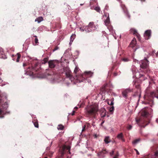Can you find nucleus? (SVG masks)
Here are the masks:
<instances>
[{"label":"nucleus","instance_id":"nucleus-1","mask_svg":"<svg viewBox=\"0 0 158 158\" xmlns=\"http://www.w3.org/2000/svg\"><path fill=\"white\" fill-rule=\"evenodd\" d=\"M8 107V102L7 101V97L5 94L0 92V118H3L4 115L9 114L10 111H7Z\"/></svg>","mask_w":158,"mask_h":158},{"label":"nucleus","instance_id":"nucleus-2","mask_svg":"<svg viewBox=\"0 0 158 158\" xmlns=\"http://www.w3.org/2000/svg\"><path fill=\"white\" fill-rule=\"evenodd\" d=\"M151 110L150 108H145L142 110L141 114L145 118L143 120H141L140 119H136L137 123L140 125V126L144 127L149 123L150 120L147 118V117L149 115V111Z\"/></svg>","mask_w":158,"mask_h":158},{"label":"nucleus","instance_id":"nucleus-3","mask_svg":"<svg viewBox=\"0 0 158 158\" xmlns=\"http://www.w3.org/2000/svg\"><path fill=\"white\" fill-rule=\"evenodd\" d=\"M86 114L89 117L95 118L98 111V108L96 106H90L86 108Z\"/></svg>","mask_w":158,"mask_h":158},{"label":"nucleus","instance_id":"nucleus-4","mask_svg":"<svg viewBox=\"0 0 158 158\" xmlns=\"http://www.w3.org/2000/svg\"><path fill=\"white\" fill-rule=\"evenodd\" d=\"M141 69L139 70V72H143L144 73H149L150 70L149 69L148 61L147 59L141 60L140 62Z\"/></svg>","mask_w":158,"mask_h":158},{"label":"nucleus","instance_id":"nucleus-5","mask_svg":"<svg viewBox=\"0 0 158 158\" xmlns=\"http://www.w3.org/2000/svg\"><path fill=\"white\" fill-rule=\"evenodd\" d=\"M93 73L91 71L85 72L82 74L78 76L76 75L77 79L79 82H85L88 78L91 77L92 76Z\"/></svg>","mask_w":158,"mask_h":158},{"label":"nucleus","instance_id":"nucleus-6","mask_svg":"<svg viewBox=\"0 0 158 158\" xmlns=\"http://www.w3.org/2000/svg\"><path fill=\"white\" fill-rule=\"evenodd\" d=\"M59 73H64L66 77L69 78L71 81L73 78L72 73L69 69L68 67H64L62 69H61L59 72Z\"/></svg>","mask_w":158,"mask_h":158},{"label":"nucleus","instance_id":"nucleus-7","mask_svg":"<svg viewBox=\"0 0 158 158\" xmlns=\"http://www.w3.org/2000/svg\"><path fill=\"white\" fill-rule=\"evenodd\" d=\"M97 29V27L94 24L93 22H90L88 25L85 27V31L86 32H90L93 31Z\"/></svg>","mask_w":158,"mask_h":158},{"label":"nucleus","instance_id":"nucleus-8","mask_svg":"<svg viewBox=\"0 0 158 158\" xmlns=\"http://www.w3.org/2000/svg\"><path fill=\"white\" fill-rule=\"evenodd\" d=\"M70 147L69 146H66L64 145L62 146L61 148H60L59 149V151L61 154L60 157L62 158L63 157L64 154L67 151H68V152L69 154H70Z\"/></svg>","mask_w":158,"mask_h":158},{"label":"nucleus","instance_id":"nucleus-9","mask_svg":"<svg viewBox=\"0 0 158 158\" xmlns=\"http://www.w3.org/2000/svg\"><path fill=\"white\" fill-rule=\"evenodd\" d=\"M149 96L150 98H149V103L150 104V106H152L154 104L153 99L154 97H155L158 98V97L156 96V94L154 92H151L150 93Z\"/></svg>","mask_w":158,"mask_h":158},{"label":"nucleus","instance_id":"nucleus-10","mask_svg":"<svg viewBox=\"0 0 158 158\" xmlns=\"http://www.w3.org/2000/svg\"><path fill=\"white\" fill-rule=\"evenodd\" d=\"M31 68L32 70L37 71L38 69L37 68L38 64V62L36 60H32L31 61Z\"/></svg>","mask_w":158,"mask_h":158},{"label":"nucleus","instance_id":"nucleus-11","mask_svg":"<svg viewBox=\"0 0 158 158\" xmlns=\"http://www.w3.org/2000/svg\"><path fill=\"white\" fill-rule=\"evenodd\" d=\"M56 61L55 60H50L48 62V66L50 68H53L56 66L55 63Z\"/></svg>","mask_w":158,"mask_h":158},{"label":"nucleus","instance_id":"nucleus-12","mask_svg":"<svg viewBox=\"0 0 158 158\" xmlns=\"http://www.w3.org/2000/svg\"><path fill=\"white\" fill-rule=\"evenodd\" d=\"M151 35V31L150 30H147L145 31L144 36L145 39H149Z\"/></svg>","mask_w":158,"mask_h":158},{"label":"nucleus","instance_id":"nucleus-13","mask_svg":"<svg viewBox=\"0 0 158 158\" xmlns=\"http://www.w3.org/2000/svg\"><path fill=\"white\" fill-rule=\"evenodd\" d=\"M107 152L106 149H103L101 152H99L98 154V156L100 157H104L103 155Z\"/></svg>","mask_w":158,"mask_h":158},{"label":"nucleus","instance_id":"nucleus-14","mask_svg":"<svg viewBox=\"0 0 158 158\" xmlns=\"http://www.w3.org/2000/svg\"><path fill=\"white\" fill-rule=\"evenodd\" d=\"M132 91V90L130 89H127L124 91H123L122 92L123 95V97L125 98H126L127 96V94L131 92Z\"/></svg>","mask_w":158,"mask_h":158},{"label":"nucleus","instance_id":"nucleus-15","mask_svg":"<svg viewBox=\"0 0 158 158\" xmlns=\"http://www.w3.org/2000/svg\"><path fill=\"white\" fill-rule=\"evenodd\" d=\"M136 44V40L135 38H134L131 41L129 46L132 48H133L135 46Z\"/></svg>","mask_w":158,"mask_h":158},{"label":"nucleus","instance_id":"nucleus-16","mask_svg":"<svg viewBox=\"0 0 158 158\" xmlns=\"http://www.w3.org/2000/svg\"><path fill=\"white\" fill-rule=\"evenodd\" d=\"M117 138L121 140L122 141L124 142L125 141L124 138V136L122 133L118 134L117 136Z\"/></svg>","mask_w":158,"mask_h":158},{"label":"nucleus","instance_id":"nucleus-17","mask_svg":"<svg viewBox=\"0 0 158 158\" xmlns=\"http://www.w3.org/2000/svg\"><path fill=\"white\" fill-rule=\"evenodd\" d=\"M101 118L105 117L106 115V110L104 109H102L101 110Z\"/></svg>","mask_w":158,"mask_h":158},{"label":"nucleus","instance_id":"nucleus-18","mask_svg":"<svg viewBox=\"0 0 158 158\" xmlns=\"http://www.w3.org/2000/svg\"><path fill=\"white\" fill-rule=\"evenodd\" d=\"M123 11L125 14L126 15L128 18H130V15L129 14V13L127 10V9L126 7H123Z\"/></svg>","mask_w":158,"mask_h":158},{"label":"nucleus","instance_id":"nucleus-19","mask_svg":"<svg viewBox=\"0 0 158 158\" xmlns=\"http://www.w3.org/2000/svg\"><path fill=\"white\" fill-rule=\"evenodd\" d=\"M140 80L141 81H143L145 80L146 79V77L143 74H140L139 75L138 77Z\"/></svg>","mask_w":158,"mask_h":158},{"label":"nucleus","instance_id":"nucleus-20","mask_svg":"<svg viewBox=\"0 0 158 158\" xmlns=\"http://www.w3.org/2000/svg\"><path fill=\"white\" fill-rule=\"evenodd\" d=\"M114 98H112L110 99H107V101L108 102V104L111 106H112L113 105L114 103Z\"/></svg>","mask_w":158,"mask_h":158},{"label":"nucleus","instance_id":"nucleus-21","mask_svg":"<svg viewBox=\"0 0 158 158\" xmlns=\"http://www.w3.org/2000/svg\"><path fill=\"white\" fill-rule=\"evenodd\" d=\"M35 127L37 128L39 127V124L37 119H34L32 121Z\"/></svg>","mask_w":158,"mask_h":158},{"label":"nucleus","instance_id":"nucleus-22","mask_svg":"<svg viewBox=\"0 0 158 158\" xmlns=\"http://www.w3.org/2000/svg\"><path fill=\"white\" fill-rule=\"evenodd\" d=\"M121 60L124 62H128L131 60V59L129 57H124L122 58Z\"/></svg>","mask_w":158,"mask_h":158},{"label":"nucleus","instance_id":"nucleus-23","mask_svg":"<svg viewBox=\"0 0 158 158\" xmlns=\"http://www.w3.org/2000/svg\"><path fill=\"white\" fill-rule=\"evenodd\" d=\"M151 158H158V151L156 150L154 152L153 155L151 156Z\"/></svg>","mask_w":158,"mask_h":158},{"label":"nucleus","instance_id":"nucleus-24","mask_svg":"<svg viewBox=\"0 0 158 158\" xmlns=\"http://www.w3.org/2000/svg\"><path fill=\"white\" fill-rule=\"evenodd\" d=\"M43 20V17L40 16L39 17L36 19H35V21H37L38 23H40L41 21H42Z\"/></svg>","mask_w":158,"mask_h":158},{"label":"nucleus","instance_id":"nucleus-25","mask_svg":"<svg viewBox=\"0 0 158 158\" xmlns=\"http://www.w3.org/2000/svg\"><path fill=\"white\" fill-rule=\"evenodd\" d=\"M105 24L106 26H108L110 23V18L109 17V15L108 14V16L106 19L105 21Z\"/></svg>","mask_w":158,"mask_h":158},{"label":"nucleus","instance_id":"nucleus-26","mask_svg":"<svg viewBox=\"0 0 158 158\" xmlns=\"http://www.w3.org/2000/svg\"><path fill=\"white\" fill-rule=\"evenodd\" d=\"M106 91V86L105 85L103 86L101 89V92L100 93L102 95L103 94V93H104Z\"/></svg>","mask_w":158,"mask_h":158},{"label":"nucleus","instance_id":"nucleus-27","mask_svg":"<svg viewBox=\"0 0 158 158\" xmlns=\"http://www.w3.org/2000/svg\"><path fill=\"white\" fill-rule=\"evenodd\" d=\"M130 32L133 33V35H135L138 33L137 31L134 28H131L130 30Z\"/></svg>","mask_w":158,"mask_h":158},{"label":"nucleus","instance_id":"nucleus-28","mask_svg":"<svg viewBox=\"0 0 158 158\" xmlns=\"http://www.w3.org/2000/svg\"><path fill=\"white\" fill-rule=\"evenodd\" d=\"M104 141L106 144L109 143L110 142L109 137L108 136L106 137L104 139Z\"/></svg>","mask_w":158,"mask_h":158},{"label":"nucleus","instance_id":"nucleus-29","mask_svg":"<svg viewBox=\"0 0 158 158\" xmlns=\"http://www.w3.org/2000/svg\"><path fill=\"white\" fill-rule=\"evenodd\" d=\"M15 56L16 57H17L16 61L17 62H19V60L21 57V55L19 53H17Z\"/></svg>","mask_w":158,"mask_h":158},{"label":"nucleus","instance_id":"nucleus-30","mask_svg":"<svg viewBox=\"0 0 158 158\" xmlns=\"http://www.w3.org/2000/svg\"><path fill=\"white\" fill-rule=\"evenodd\" d=\"M140 141V139H138L134 140L133 142L132 143L134 144H136L138 143H139Z\"/></svg>","mask_w":158,"mask_h":158},{"label":"nucleus","instance_id":"nucleus-31","mask_svg":"<svg viewBox=\"0 0 158 158\" xmlns=\"http://www.w3.org/2000/svg\"><path fill=\"white\" fill-rule=\"evenodd\" d=\"M48 60V57H46L44 58L42 60V64H45L47 62Z\"/></svg>","mask_w":158,"mask_h":158},{"label":"nucleus","instance_id":"nucleus-32","mask_svg":"<svg viewBox=\"0 0 158 158\" xmlns=\"http://www.w3.org/2000/svg\"><path fill=\"white\" fill-rule=\"evenodd\" d=\"M64 126L61 124L58 125L57 127V129L59 130H63L64 129Z\"/></svg>","mask_w":158,"mask_h":158},{"label":"nucleus","instance_id":"nucleus-33","mask_svg":"<svg viewBox=\"0 0 158 158\" xmlns=\"http://www.w3.org/2000/svg\"><path fill=\"white\" fill-rule=\"evenodd\" d=\"M76 36V35L75 34H72L70 38V41L73 42Z\"/></svg>","mask_w":158,"mask_h":158},{"label":"nucleus","instance_id":"nucleus-34","mask_svg":"<svg viewBox=\"0 0 158 158\" xmlns=\"http://www.w3.org/2000/svg\"><path fill=\"white\" fill-rule=\"evenodd\" d=\"M94 9L96 10L97 12L100 13V7L99 6H97L95 7Z\"/></svg>","mask_w":158,"mask_h":158},{"label":"nucleus","instance_id":"nucleus-35","mask_svg":"<svg viewBox=\"0 0 158 158\" xmlns=\"http://www.w3.org/2000/svg\"><path fill=\"white\" fill-rule=\"evenodd\" d=\"M79 70L80 69H79V68L76 67L74 71V73L75 74H76L79 71Z\"/></svg>","mask_w":158,"mask_h":158},{"label":"nucleus","instance_id":"nucleus-36","mask_svg":"<svg viewBox=\"0 0 158 158\" xmlns=\"http://www.w3.org/2000/svg\"><path fill=\"white\" fill-rule=\"evenodd\" d=\"M135 35L136 36L138 40H140L141 37L139 34L138 33L137 34H136Z\"/></svg>","mask_w":158,"mask_h":158},{"label":"nucleus","instance_id":"nucleus-37","mask_svg":"<svg viewBox=\"0 0 158 158\" xmlns=\"http://www.w3.org/2000/svg\"><path fill=\"white\" fill-rule=\"evenodd\" d=\"M85 126L86 127V129H88V128H89L90 127V124L89 123H86L85 125Z\"/></svg>","mask_w":158,"mask_h":158},{"label":"nucleus","instance_id":"nucleus-38","mask_svg":"<svg viewBox=\"0 0 158 158\" xmlns=\"http://www.w3.org/2000/svg\"><path fill=\"white\" fill-rule=\"evenodd\" d=\"M114 107L112 106L110 108V112H112L114 111Z\"/></svg>","mask_w":158,"mask_h":158},{"label":"nucleus","instance_id":"nucleus-39","mask_svg":"<svg viewBox=\"0 0 158 158\" xmlns=\"http://www.w3.org/2000/svg\"><path fill=\"white\" fill-rule=\"evenodd\" d=\"M80 30L81 31V32H83L84 31H85V27H83V28L81 27L80 28Z\"/></svg>","mask_w":158,"mask_h":158},{"label":"nucleus","instance_id":"nucleus-40","mask_svg":"<svg viewBox=\"0 0 158 158\" xmlns=\"http://www.w3.org/2000/svg\"><path fill=\"white\" fill-rule=\"evenodd\" d=\"M132 128V126L131 125H129L127 127V129H128V130H131Z\"/></svg>","mask_w":158,"mask_h":158},{"label":"nucleus","instance_id":"nucleus-41","mask_svg":"<svg viewBox=\"0 0 158 158\" xmlns=\"http://www.w3.org/2000/svg\"><path fill=\"white\" fill-rule=\"evenodd\" d=\"M35 44H37L38 43H39L38 42V39L37 38H35Z\"/></svg>","mask_w":158,"mask_h":158},{"label":"nucleus","instance_id":"nucleus-42","mask_svg":"<svg viewBox=\"0 0 158 158\" xmlns=\"http://www.w3.org/2000/svg\"><path fill=\"white\" fill-rule=\"evenodd\" d=\"M118 152H117L116 154L115 155V156L113 158H118Z\"/></svg>","mask_w":158,"mask_h":158},{"label":"nucleus","instance_id":"nucleus-43","mask_svg":"<svg viewBox=\"0 0 158 158\" xmlns=\"http://www.w3.org/2000/svg\"><path fill=\"white\" fill-rule=\"evenodd\" d=\"M59 48L57 46L55 47L54 49H53V51H54L57 50L59 49Z\"/></svg>","mask_w":158,"mask_h":158},{"label":"nucleus","instance_id":"nucleus-44","mask_svg":"<svg viewBox=\"0 0 158 158\" xmlns=\"http://www.w3.org/2000/svg\"><path fill=\"white\" fill-rule=\"evenodd\" d=\"M86 127L85 125L84 126H83V128H82V132L85 131L86 129Z\"/></svg>","mask_w":158,"mask_h":158},{"label":"nucleus","instance_id":"nucleus-45","mask_svg":"<svg viewBox=\"0 0 158 158\" xmlns=\"http://www.w3.org/2000/svg\"><path fill=\"white\" fill-rule=\"evenodd\" d=\"M114 151H112L111 152H110V155L112 156L114 154Z\"/></svg>","mask_w":158,"mask_h":158},{"label":"nucleus","instance_id":"nucleus-46","mask_svg":"<svg viewBox=\"0 0 158 158\" xmlns=\"http://www.w3.org/2000/svg\"><path fill=\"white\" fill-rule=\"evenodd\" d=\"M134 150L136 152L137 154L138 155H139V152H138V151L136 149H135Z\"/></svg>","mask_w":158,"mask_h":158},{"label":"nucleus","instance_id":"nucleus-47","mask_svg":"<svg viewBox=\"0 0 158 158\" xmlns=\"http://www.w3.org/2000/svg\"><path fill=\"white\" fill-rule=\"evenodd\" d=\"M109 8V6L107 5H106L105 6V9L106 10H108V9Z\"/></svg>","mask_w":158,"mask_h":158},{"label":"nucleus","instance_id":"nucleus-48","mask_svg":"<svg viewBox=\"0 0 158 158\" xmlns=\"http://www.w3.org/2000/svg\"><path fill=\"white\" fill-rule=\"evenodd\" d=\"M135 87L137 89H139L140 87V85H136Z\"/></svg>","mask_w":158,"mask_h":158},{"label":"nucleus","instance_id":"nucleus-49","mask_svg":"<svg viewBox=\"0 0 158 158\" xmlns=\"http://www.w3.org/2000/svg\"><path fill=\"white\" fill-rule=\"evenodd\" d=\"M114 76H116L117 75V73H114Z\"/></svg>","mask_w":158,"mask_h":158},{"label":"nucleus","instance_id":"nucleus-50","mask_svg":"<svg viewBox=\"0 0 158 158\" xmlns=\"http://www.w3.org/2000/svg\"><path fill=\"white\" fill-rule=\"evenodd\" d=\"M75 111H73L72 113V115H73L75 114Z\"/></svg>","mask_w":158,"mask_h":158},{"label":"nucleus","instance_id":"nucleus-51","mask_svg":"<svg viewBox=\"0 0 158 158\" xmlns=\"http://www.w3.org/2000/svg\"><path fill=\"white\" fill-rule=\"evenodd\" d=\"M27 65V64L26 63H23V65L24 67H25V66H26Z\"/></svg>","mask_w":158,"mask_h":158},{"label":"nucleus","instance_id":"nucleus-52","mask_svg":"<svg viewBox=\"0 0 158 158\" xmlns=\"http://www.w3.org/2000/svg\"><path fill=\"white\" fill-rule=\"evenodd\" d=\"M104 121H103L101 123V125H102V124L104 123Z\"/></svg>","mask_w":158,"mask_h":158},{"label":"nucleus","instance_id":"nucleus-53","mask_svg":"<svg viewBox=\"0 0 158 158\" xmlns=\"http://www.w3.org/2000/svg\"><path fill=\"white\" fill-rule=\"evenodd\" d=\"M77 108H78L77 107H75L74 108V109H77Z\"/></svg>","mask_w":158,"mask_h":158},{"label":"nucleus","instance_id":"nucleus-54","mask_svg":"<svg viewBox=\"0 0 158 158\" xmlns=\"http://www.w3.org/2000/svg\"><path fill=\"white\" fill-rule=\"evenodd\" d=\"M34 36L35 37V38H37V36L36 35Z\"/></svg>","mask_w":158,"mask_h":158},{"label":"nucleus","instance_id":"nucleus-55","mask_svg":"<svg viewBox=\"0 0 158 158\" xmlns=\"http://www.w3.org/2000/svg\"><path fill=\"white\" fill-rule=\"evenodd\" d=\"M2 80L1 79H0V82H1L2 81Z\"/></svg>","mask_w":158,"mask_h":158},{"label":"nucleus","instance_id":"nucleus-56","mask_svg":"<svg viewBox=\"0 0 158 158\" xmlns=\"http://www.w3.org/2000/svg\"><path fill=\"white\" fill-rule=\"evenodd\" d=\"M91 3H92V2H90V5H91Z\"/></svg>","mask_w":158,"mask_h":158},{"label":"nucleus","instance_id":"nucleus-57","mask_svg":"<svg viewBox=\"0 0 158 158\" xmlns=\"http://www.w3.org/2000/svg\"><path fill=\"white\" fill-rule=\"evenodd\" d=\"M105 16H107L106 14H105Z\"/></svg>","mask_w":158,"mask_h":158},{"label":"nucleus","instance_id":"nucleus-58","mask_svg":"<svg viewBox=\"0 0 158 158\" xmlns=\"http://www.w3.org/2000/svg\"><path fill=\"white\" fill-rule=\"evenodd\" d=\"M83 5V4H80V5L81 6H82Z\"/></svg>","mask_w":158,"mask_h":158},{"label":"nucleus","instance_id":"nucleus-59","mask_svg":"<svg viewBox=\"0 0 158 158\" xmlns=\"http://www.w3.org/2000/svg\"><path fill=\"white\" fill-rule=\"evenodd\" d=\"M89 80H88V82H89Z\"/></svg>","mask_w":158,"mask_h":158},{"label":"nucleus","instance_id":"nucleus-60","mask_svg":"<svg viewBox=\"0 0 158 158\" xmlns=\"http://www.w3.org/2000/svg\"><path fill=\"white\" fill-rule=\"evenodd\" d=\"M44 158H48L47 157H44Z\"/></svg>","mask_w":158,"mask_h":158},{"label":"nucleus","instance_id":"nucleus-61","mask_svg":"<svg viewBox=\"0 0 158 158\" xmlns=\"http://www.w3.org/2000/svg\"><path fill=\"white\" fill-rule=\"evenodd\" d=\"M30 68V67H28V69H29Z\"/></svg>","mask_w":158,"mask_h":158},{"label":"nucleus","instance_id":"nucleus-62","mask_svg":"<svg viewBox=\"0 0 158 158\" xmlns=\"http://www.w3.org/2000/svg\"><path fill=\"white\" fill-rule=\"evenodd\" d=\"M94 0V1H96V0Z\"/></svg>","mask_w":158,"mask_h":158}]
</instances>
